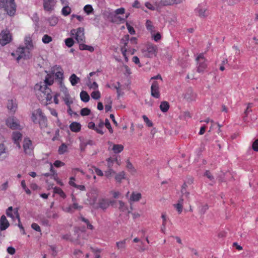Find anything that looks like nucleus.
<instances>
[{"label":"nucleus","mask_w":258,"mask_h":258,"mask_svg":"<svg viewBox=\"0 0 258 258\" xmlns=\"http://www.w3.org/2000/svg\"><path fill=\"white\" fill-rule=\"evenodd\" d=\"M54 77L50 74H47L44 82L35 85L34 89L37 91V94L40 95L41 98H39L42 101L45 100L44 104L47 105L52 102V93L50 89L48 87L53 83Z\"/></svg>","instance_id":"nucleus-1"},{"label":"nucleus","mask_w":258,"mask_h":258,"mask_svg":"<svg viewBox=\"0 0 258 258\" xmlns=\"http://www.w3.org/2000/svg\"><path fill=\"white\" fill-rule=\"evenodd\" d=\"M25 47H19L15 52L12 53V55L16 58L18 62L22 59H28L30 57V50L33 47L32 40L30 36H26L25 38Z\"/></svg>","instance_id":"nucleus-2"},{"label":"nucleus","mask_w":258,"mask_h":258,"mask_svg":"<svg viewBox=\"0 0 258 258\" xmlns=\"http://www.w3.org/2000/svg\"><path fill=\"white\" fill-rule=\"evenodd\" d=\"M16 11L14 0H0V19H3L7 15L13 16Z\"/></svg>","instance_id":"nucleus-3"},{"label":"nucleus","mask_w":258,"mask_h":258,"mask_svg":"<svg viewBox=\"0 0 258 258\" xmlns=\"http://www.w3.org/2000/svg\"><path fill=\"white\" fill-rule=\"evenodd\" d=\"M31 120L35 124H39L40 127L42 129L47 126V119L40 108L33 111L31 115Z\"/></svg>","instance_id":"nucleus-4"},{"label":"nucleus","mask_w":258,"mask_h":258,"mask_svg":"<svg viewBox=\"0 0 258 258\" xmlns=\"http://www.w3.org/2000/svg\"><path fill=\"white\" fill-rule=\"evenodd\" d=\"M128 85L125 84H121L119 82H117L114 86L117 94L116 98L115 99V108H120L123 107L122 104H117V102H120L123 99L124 95V91L127 89Z\"/></svg>","instance_id":"nucleus-5"},{"label":"nucleus","mask_w":258,"mask_h":258,"mask_svg":"<svg viewBox=\"0 0 258 258\" xmlns=\"http://www.w3.org/2000/svg\"><path fill=\"white\" fill-rule=\"evenodd\" d=\"M128 35L124 36V37L121 39V43H123V46L121 47V50L123 56L124 57L126 62L128 61V57L126 55V53H130L131 55L134 53L135 49H130L128 46L127 43L126 41H128Z\"/></svg>","instance_id":"nucleus-6"},{"label":"nucleus","mask_w":258,"mask_h":258,"mask_svg":"<svg viewBox=\"0 0 258 258\" xmlns=\"http://www.w3.org/2000/svg\"><path fill=\"white\" fill-rule=\"evenodd\" d=\"M72 35L75 36V39L80 44L85 42V37L84 36V29L79 27L77 29H72L71 31Z\"/></svg>","instance_id":"nucleus-7"},{"label":"nucleus","mask_w":258,"mask_h":258,"mask_svg":"<svg viewBox=\"0 0 258 258\" xmlns=\"http://www.w3.org/2000/svg\"><path fill=\"white\" fill-rule=\"evenodd\" d=\"M197 61V72L203 73L207 67V59L205 58L203 53H200L196 58Z\"/></svg>","instance_id":"nucleus-8"},{"label":"nucleus","mask_w":258,"mask_h":258,"mask_svg":"<svg viewBox=\"0 0 258 258\" xmlns=\"http://www.w3.org/2000/svg\"><path fill=\"white\" fill-rule=\"evenodd\" d=\"M144 55L147 57H153L156 55L157 47L155 45L149 44L146 48L142 49Z\"/></svg>","instance_id":"nucleus-9"},{"label":"nucleus","mask_w":258,"mask_h":258,"mask_svg":"<svg viewBox=\"0 0 258 258\" xmlns=\"http://www.w3.org/2000/svg\"><path fill=\"white\" fill-rule=\"evenodd\" d=\"M12 40V36L8 30H3L0 34V44L5 45L9 43Z\"/></svg>","instance_id":"nucleus-10"},{"label":"nucleus","mask_w":258,"mask_h":258,"mask_svg":"<svg viewBox=\"0 0 258 258\" xmlns=\"http://www.w3.org/2000/svg\"><path fill=\"white\" fill-rule=\"evenodd\" d=\"M6 214L8 217H10L14 221L17 219L18 222H20V216L17 208L13 209L12 207H9L6 211Z\"/></svg>","instance_id":"nucleus-11"},{"label":"nucleus","mask_w":258,"mask_h":258,"mask_svg":"<svg viewBox=\"0 0 258 258\" xmlns=\"http://www.w3.org/2000/svg\"><path fill=\"white\" fill-rule=\"evenodd\" d=\"M7 125L13 130L20 129V125L19 120L14 117H10L6 120Z\"/></svg>","instance_id":"nucleus-12"},{"label":"nucleus","mask_w":258,"mask_h":258,"mask_svg":"<svg viewBox=\"0 0 258 258\" xmlns=\"http://www.w3.org/2000/svg\"><path fill=\"white\" fill-rule=\"evenodd\" d=\"M4 142V138L0 135V160H3L7 158L8 155V152L3 143Z\"/></svg>","instance_id":"nucleus-13"},{"label":"nucleus","mask_w":258,"mask_h":258,"mask_svg":"<svg viewBox=\"0 0 258 258\" xmlns=\"http://www.w3.org/2000/svg\"><path fill=\"white\" fill-rule=\"evenodd\" d=\"M151 95L153 97L158 99L160 97L159 91V84L157 81H154L151 87Z\"/></svg>","instance_id":"nucleus-14"},{"label":"nucleus","mask_w":258,"mask_h":258,"mask_svg":"<svg viewBox=\"0 0 258 258\" xmlns=\"http://www.w3.org/2000/svg\"><path fill=\"white\" fill-rule=\"evenodd\" d=\"M97 190L95 188H92L90 191L87 193L86 196L88 198L86 202L90 205H93L96 201V197L94 195L96 194Z\"/></svg>","instance_id":"nucleus-15"},{"label":"nucleus","mask_w":258,"mask_h":258,"mask_svg":"<svg viewBox=\"0 0 258 258\" xmlns=\"http://www.w3.org/2000/svg\"><path fill=\"white\" fill-rule=\"evenodd\" d=\"M114 207L118 208L120 212L124 214L129 213L127 206L121 201H114Z\"/></svg>","instance_id":"nucleus-16"},{"label":"nucleus","mask_w":258,"mask_h":258,"mask_svg":"<svg viewBox=\"0 0 258 258\" xmlns=\"http://www.w3.org/2000/svg\"><path fill=\"white\" fill-rule=\"evenodd\" d=\"M124 12H125V9L123 8H120L119 9L116 10L114 11L115 15H114V22H116L118 19H119V21L120 22H123L124 21H125L126 19L128 17V16L130 15L129 13L127 14V15H126L125 17H123V18H121V17L117 16V15H118L119 14H123L124 13Z\"/></svg>","instance_id":"nucleus-17"},{"label":"nucleus","mask_w":258,"mask_h":258,"mask_svg":"<svg viewBox=\"0 0 258 258\" xmlns=\"http://www.w3.org/2000/svg\"><path fill=\"white\" fill-rule=\"evenodd\" d=\"M83 207L78 205L77 203H74L72 205H70L68 207H62V210L67 213H73L75 210H81Z\"/></svg>","instance_id":"nucleus-18"},{"label":"nucleus","mask_w":258,"mask_h":258,"mask_svg":"<svg viewBox=\"0 0 258 258\" xmlns=\"http://www.w3.org/2000/svg\"><path fill=\"white\" fill-rule=\"evenodd\" d=\"M23 148L24 152L26 154H30L33 150V147L31 141L28 139L26 138L24 140Z\"/></svg>","instance_id":"nucleus-19"},{"label":"nucleus","mask_w":258,"mask_h":258,"mask_svg":"<svg viewBox=\"0 0 258 258\" xmlns=\"http://www.w3.org/2000/svg\"><path fill=\"white\" fill-rule=\"evenodd\" d=\"M56 3V0H43L44 9L47 11H51Z\"/></svg>","instance_id":"nucleus-20"},{"label":"nucleus","mask_w":258,"mask_h":258,"mask_svg":"<svg viewBox=\"0 0 258 258\" xmlns=\"http://www.w3.org/2000/svg\"><path fill=\"white\" fill-rule=\"evenodd\" d=\"M196 15L201 18H205L208 15V12L205 8L201 6H199L195 10Z\"/></svg>","instance_id":"nucleus-21"},{"label":"nucleus","mask_w":258,"mask_h":258,"mask_svg":"<svg viewBox=\"0 0 258 258\" xmlns=\"http://www.w3.org/2000/svg\"><path fill=\"white\" fill-rule=\"evenodd\" d=\"M107 166H108V170L105 171V175L109 177L111 176L112 173V167L113 166V160L111 158H109L107 159Z\"/></svg>","instance_id":"nucleus-22"},{"label":"nucleus","mask_w":258,"mask_h":258,"mask_svg":"<svg viewBox=\"0 0 258 258\" xmlns=\"http://www.w3.org/2000/svg\"><path fill=\"white\" fill-rule=\"evenodd\" d=\"M142 198V195L141 193L137 192H133L129 199V202L131 204L133 202H137L139 201Z\"/></svg>","instance_id":"nucleus-23"},{"label":"nucleus","mask_w":258,"mask_h":258,"mask_svg":"<svg viewBox=\"0 0 258 258\" xmlns=\"http://www.w3.org/2000/svg\"><path fill=\"white\" fill-rule=\"evenodd\" d=\"M10 224L6 216L3 215L0 220V231L6 230Z\"/></svg>","instance_id":"nucleus-24"},{"label":"nucleus","mask_w":258,"mask_h":258,"mask_svg":"<svg viewBox=\"0 0 258 258\" xmlns=\"http://www.w3.org/2000/svg\"><path fill=\"white\" fill-rule=\"evenodd\" d=\"M7 108L11 112H15L17 108V104L16 101L14 100H9L7 103Z\"/></svg>","instance_id":"nucleus-25"},{"label":"nucleus","mask_w":258,"mask_h":258,"mask_svg":"<svg viewBox=\"0 0 258 258\" xmlns=\"http://www.w3.org/2000/svg\"><path fill=\"white\" fill-rule=\"evenodd\" d=\"M22 137V134L18 132H15L13 134V139L15 143L17 144L19 148H21V146L19 141L21 140Z\"/></svg>","instance_id":"nucleus-26"},{"label":"nucleus","mask_w":258,"mask_h":258,"mask_svg":"<svg viewBox=\"0 0 258 258\" xmlns=\"http://www.w3.org/2000/svg\"><path fill=\"white\" fill-rule=\"evenodd\" d=\"M126 178V173L123 171L116 173L114 176L116 181L118 183H120L123 179H125Z\"/></svg>","instance_id":"nucleus-27"},{"label":"nucleus","mask_w":258,"mask_h":258,"mask_svg":"<svg viewBox=\"0 0 258 258\" xmlns=\"http://www.w3.org/2000/svg\"><path fill=\"white\" fill-rule=\"evenodd\" d=\"M81 124L77 122H73L70 125V130L73 132H78L81 130Z\"/></svg>","instance_id":"nucleus-28"},{"label":"nucleus","mask_w":258,"mask_h":258,"mask_svg":"<svg viewBox=\"0 0 258 258\" xmlns=\"http://www.w3.org/2000/svg\"><path fill=\"white\" fill-rule=\"evenodd\" d=\"M69 80L72 86H75L80 81V79L75 74H73L70 76Z\"/></svg>","instance_id":"nucleus-29"},{"label":"nucleus","mask_w":258,"mask_h":258,"mask_svg":"<svg viewBox=\"0 0 258 258\" xmlns=\"http://www.w3.org/2000/svg\"><path fill=\"white\" fill-rule=\"evenodd\" d=\"M71 13V9L68 6V2L66 3V6H64L61 10V14L64 16H68Z\"/></svg>","instance_id":"nucleus-30"},{"label":"nucleus","mask_w":258,"mask_h":258,"mask_svg":"<svg viewBox=\"0 0 258 258\" xmlns=\"http://www.w3.org/2000/svg\"><path fill=\"white\" fill-rule=\"evenodd\" d=\"M169 108V104L167 101L161 102L160 105V109L163 112H166Z\"/></svg>","instance_id":"nucleus-31"},{"label":"nucleus","mask_w":258,"mask_h":258,"mask_svg":"<svg viewBox=\"0 0 258 258\" xmlns=\"http://www.w3.org/2000/svg\"><path fill=\"white\" fill-rule=\"evenodd\" d=\"M146 27L148 31H150L152 34L155 32V27L153 25V23L150 20H147L146 22Z\"/></svg>","instance_id":"nucleus-32"},{"label":"nucleus","mask_w":258,"mask_h":258,"mask_svg":"<svg viewBox=\"0 0 258 258\" xmlns=\"http://www.w3.org/2000/svg\"><path fill=\"white\" fill-rule=\"evenodd\" d=\"M124 149V146L121 144H114V154H118L121 152Z\"/></svg>","instance_id":"nucleus-33"},{"label":"nucleus","mask_w":258,"mask_h":258,"mask_svg":"<svg viewBox=\"0 0 258 258\" xmlns=\"http://www.w3.org/2000/svg\"><path fill=\"white\" fill-rule=\"evenodd\" d=\"M80 98L82 101L84 102H87L90 99V97L88 93L84 91H82L80 93Z\"/></svg>","instance_id":"nucleus-34"},{"label":"nucleus","mask_w":258,"mask_h":258,"mask_svg":"<svg viewBox=\"0 0 258 258\" xmlns=\"http://www.w3.org/2000/svg\"><path fill=\"white\" fill-rule=\"evenodd\" d=\"M126 168L130 172L132 173L136 172V169L128 159L126 161Z\"/></svg>","instance_id":"nucleus-35"},{"label":"nucleus","mask_w":258,"mask_h":258,"mask_svg":"<svg viewBox=\"0 0 258 258\" xmlns=\"http://www.w3.org/2000/svg\"><path fill=\"white\" fill-rule=\"evenodd\" d=\"M79 48L81 50H87L90 52H93L94 51V48L92 46L86 45L84 44V43L79 44Z\"/></svg>","instance_id":"nucleus-36"},{"label":"nucleus","mask_w":258,"mask_h":258,"mask_svg":"<svg viewBox=\"0 0 258 258\" xmlns=\"http://www.w3.org/2000/svg\"><path fill=\"white\" fill-rule=\"evenodd\" d=\"M54 192L56 194H57L59 195V196L63 199L66 198V195L65 193L63 192V191L59 187H55L53 188Z\"/></svg>","instance_id":"nucleus-37"},{"label":"nucleus","mask_w":258,"mask_h":258,"mask_svg":"<svg viewBox=\"0 0 258 258\" xmlns=\"http://www.w3.org/2000/svg\"><path fill=\"white\" fill-rule=\"evenodd\" d=\"M109 202L107 199H102L99 202V207L102 209H106L109 206Z\"/></svg>","instance_id":"nucleus-38"},{"label":"nucleus","mask_w":258,"mask_h":258,"mask_svg":"<svg viewBox=\"0 0 258 258\" xmlns=\"http://www.w3.org/2000/svg\"><path fill=\"white\" fill-rule=\"evenodd\" d=\"M48 21L51 26H54L58 22V18L55 16H52L48 18Z\"/></svg>","instance_id":"nucleus-39"},{"label":"nucleus","mask_w":258,"mask_h":258,"mask_svg":"<svg viewBox=\"0 0 258 258\" xmlns=\"http://www.w3.org/2000/svg\"><path fill=\"white\" fill-rule=\"evenodd\" d=\"M208 209L209 206L208 205V204L202 205L199 207V213L201 215H204L206 211L208 210Z\"/></svg>","instance_id":"nucleus-40"},{"label":"nucleus","mask_w":258,"mask_h":258,"mask_svg":"<svg viewBox=\"0 0 258 258\" xmlns=\"http://www.w3.org/2000/svg\"><path fill=\"white\" fill-rule=\"evenodd\" d=\"M63 100H64L66 104L68 107L73 103V100L71 99L70 95L69 96H62Z\"/></svg>","instance_id":"nucleus-41"},{"label":"nucleus","mask_w":258,"mask_h":258,"mask_svg":"<svg viewBox=\"0 0 258 258\" xmlns=\"http://www.w3.org/2000/svg\"><path fill=\"white\" fill-rule=\"evenodd\" d=\"M52 37L47 34L44 35L42 38V42L45 44H48L51 41H52Z\"/></svg>","instance_id":"nucleus-42"},{"label":"nucleus","mask_w":258,"mask_h":258,"mask_svg":"<svg viewBox=\"0 0 258 258\" xmlns=\"http://www.w3.org/2000/svg\"><path fill=\"white\" fill-rule=\"evenodd\" d=\"M84 11L87 15H89L93 12V9L91 5H87L84 7Z\"/></svg>","instance_id":"nucleus-43"},{"label":"nucleus","mask_w":258,"mask_h":258,"mask_svg":"<svg viewBox=\"0 0 258 258\" xmlns=\"http://www.w3.org/2000/svg\"><path fill=\"white\" fill-rule=\"evenodd\" d=\"M114 162L118 166H120L122 162L120 155L118 154H114Z\"/></svg>","instance_id":"nucleus-44"},{"label":"nucleus","mask_w":258,"mask_h":258,"mask_svg":"<svg viewBox=\"0 0 258 258\" xmlns=\"http://www.w3.org/2000/svg\"><path fill=\"white\" fill-rule=\"evenodd\" d=\"M67 146L63 143L58 148V153L59 154H63L67 151Z\"/></svg>","instance_id":"nucleus-45"},{"label":"nucleus","mask_w":258,"mask_h":258,"mask_svg":"<svg viewBox=\"0 0 258 258\" xmlns=\"http://www.w3.org/2000/svg\"><path fill=\"white\" fill-rule=\"evenodd\" d=\"M121 71L123 72L124 74L126 76H128L131 74L130 69L126 65H122Z\"/></svg>","instance_id":"nucleus-46"},{"label":"nucleus","mask_w":258,"mask_h":258,"mask_svg":"<svg viewBox=\"0 0 258 258\" xmlns=\"http://www.w3.org/2000/svg\"><path fill=\"white\" fill-rule=\"evenodd\" d=\"M144 122L146 123L148 127H152L153 125V122L149 119V118L145 115L142 116Z\"/></svg>","instance_id":"nucleus-47"},{"label":"nucleus","mask_w":258,"mask_h":258,"mask_svg":"<svg viewBox=\"0 0 258 258\" xmlns=\"http://www.w3.org/2000/svg\"><path fill=\"white\" fill-rule=\"evenodd\" d=\"M91 96L92 98L97 100L100 97V93L99 91H95L92 92Z\"/></svg>","instance_id":"nucleus-48"},{"label":"nucleus","mask_w":258,"mask_h":258,"mask_svg":"<svg viewBox=\"0 0 258 258\" xmlns=\"http://www.w3.org/2000/svg\"><path fill=\"white\" fill-rule=\"evenodd\" d=\"M173 3V0H161L160 2V4L164 6L171 5Z\"/></svg>","instance_id":"nucleus-49"},{"label":"nucleus","mask_w":258,"mask_h":258,"mask_svg":"<svg viewBox=\"0 0 258 258\" xmlns=\"http://www.w3.org/2000/svg\"><path fill=\"white\" fill-rule=\"evenodd\" d=\"M66 45L69 47H72L74 44V41L72 38H68L65 40Z\"/></svg>","instance_id":"nucleus-50"},{"label":"nucleus","mask_w":258,"mask_h":258,"mask_svg":"<svg viewBox=\"0 0 258 258\" xmlns=\"http://www.w3.org/2000/svg\"><path fill=\"white\" fill-rule=\"evenodd\" d=\"M90 110L88 108H84L81 110L80 114L82 116H86L90 113Z\"/></svg>","instance_id":"nucleus-51"},{"label":"nucleus","mask_w":258,"mask_h":258,"mask_svg":"<svg viewBox=\"0 0 258 258\" xmlns=\"http://www.w3.org/2000/svg\"><path fill=\"white\" fill-rule=\"evenodd\" d=\"M126 27H127L128 32L131 35L135 34L136 31H135L134 28L132 26H131L127 22H126Z\"/></svg>","instance_id":"nucleus-52"},{"label":"nucleus","mask_w":258,"mask_h":258,"mask_svg":"<svg viewBox=\"0 0 258 258\" xmlns=\"http://www.w3.org/2000/svg\"><path fill=\"white\" fill-rule=\"evenodd\" d=\"M116 246L118 249H124L125 246V240L117 242Z\"/></svg>","instance_id":"nucleus-53"},{"label":"nucleus","mask_w":258,"mask_h":258,"mask_svg":"<svg viewBox=\"0 0 258 258\" xmlns=\"http://www.w3.org/2000/svg\"><path fill=\"white\" fill-rule=\"evenodd\" d=\"M252 105H253V104L251 103H248L247 108L244 112L245 116L246 117L248 115V114L249 112L252 111V110L250 109V108L252 106Z\"/></svg>","instance_id":"nucleus-54"},{"label":"nucleus","mask_w":258,"mask_h":258,"mask_svg":"<svg viewBox=\"0 0 258 258\" xmlns=\"http://www.w3.org/2000/svg\"><path fill=\"white\" fill-rule=\"evenodd\" d=\"M61 92L62 93V96H69L70 95L67 88L64 86L61 87Z\"/></svg>","instance_id":"nucleus-55"},{"label":"nucleus","mask_w":258,"mask_h":258,"mask_svg":"<svg viewBox=\"0 0 258 258\" xmlns=\"http://www.w3.org/2000/svg\"><path fill=\"white\" fill-rule=\"evenodd\" d=\"M229 6H233L240 2V0H224Z\"/></svg>","instance_id":"nucleus-56"},{"label":"nucleus","mask_w":258,"mask_h":258,"mask_svg":"<svg viewBox=\"0 0 258 258\" xmlns=\"http://www.w3.org/2000/svg\"><path fill=\"white\" fill-rule=\"evenodd\" d=\"M63 76V73L60 71H58L55 74V78L59 80V81H62Z\"/></svg>","instance_id":"nucleus-57"},{"label":"nucleus","mask_w":258,"mask_h":258,"mask_svg":"<svg viewBox=\"0 0 258 258\" xmlns=\"http://www.w3.org/2000/svg\"><path fill=\"white\" fill-rule=\"evenodd\" d=\"M92 168L94 169L95 173L97 175L100 176H102L103 175V173L100 169L95 166H92Z\"/></svg>","instance_id":"nucleus-58"},{"label":"nucleus","mask_w":258,"mask_h":258,"mask_svg":"<svg viewBox=\"0 0 258 258\" xmlns=\"http://www.w3.org/2000/svg\"><path fill=\"white\" fill-rule=\"evenodd\" d=\"M104 125H105L106 127L109 130L110 132H112V130L111 128V126L108 119H105V123H104Z\"/></svg>","instance_id":"nucleus-59"},{"label":"nucleus","mask_w":258,"mask_h":258,"mask_svg":"<svg viewBox=\"0 0 258 258\" xmlns=\"http://www.w3.org/2000/svg\"><path fill=\"white\" fill-rule=\"evenodd\" d=\"M178 213L180 214L182 211L183 206L181 204H177L174 205Z\"/></svg>","instance_id":"nucleus-60"},{"label":"nucleus","mask_w":258,"mask_h":258,"mask_svg":"<svg viewBox=\"0 0 258 258\" xmlns=\"http://www.w3.org/2000/svg\"><path fill=\"white\" fill-rule=\"evenodd\" d=\"M88 86L91 89L94 90H96L98 88V85L96 82H94L93 83H91V82L89 81V84H88Z\"/></svg>","instance_id":"nucleus-61"},{"label":"nucleus","mask_w":258,"mask_h":258,"mask_svg":"<svg viewBox=\"0 0 258 258\" xmlns=\"http://www.w3.org/2000/svg\"><path fill=\"white\" fill-rule=\"evenodd\" d=\"M252 149L256 152H258V139L254 141L252 145Z\"/></svg>","instance_id":"nucleus-62"},{"label":"nucleus","mask_w":258,"mask_h":258,"mask_svg":"<svg viewBox=\"0 0 258 258\" xmlns=\"http://www.w3.org/2000/svg\"><path fill=\"white\" fill-rule=\"evenodd\" d=\"M31 227L33 228L34 230L38 231V232H41V229L40 226L36 223H33L31 225Z\"/></svg>","instance_id":"nucleus-63"},{"label":"nucleus","mask_w":258,"mask_h":258,"mask_svg":"<svg viewBox=\"0 0 258 258\" xmlns=\"http://www.w3.org/2000/svg\"><path fill=\"white\" fill-rule=\"evenodd\" d=\"M152 35L154 37V40L156 42L158 41L161 38V35L160 33L159 32L157 33L156 34L154 35H153L152 33Z\"/></svg>","instance_id":"nucleus-64"}]
</instances>
